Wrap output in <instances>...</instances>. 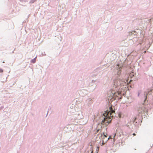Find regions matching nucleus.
Listing matches in <instances>:
<instances>
[{"label": "nucleus", "instance_id": "1", "mask_svg": "<svg viewBox=\"0 0 153 153\" xmlns=\"http://www.w3.org/2000/svg\"><path fill=\"white\" fill-rule=\"evenodd\" d=\"M109 111H106L103 114L104 119L101 122V124L107 125L110 123L112 119V118L115 114V111L112 110V108H109Z\"/></svg>", "mask_w": 153, "mask_h": 153}, {"label": "nucleus", "instance_id": "2", "mask_svg": "<svg viewBox=\"0 0 153 153\" xmlns=\"http://www.w3.org/2000/svg\"><path fill=\"white\" fill-rule=\"evenodd\" d=\"M120 85V81L119 80H116L114 82V85L115 87H117Z\"/></svg>", "mask_w": 153, "mask_h": 153}, {"label": "nucleus", "instance_id": "3", "mask_svg": "<svg viewBox=\"0 0 153 153\" xmlns=\"http://www.w3.org/2000/svg\"><path fill=\"white\" fill-rule=\"evenodd\" d=\"M36 57L34 59H32L31 61V62L33 63H35L36 61Z\"/></svg>", "mask_w": 153, "mask_h": 153}, {"label": "nucleus", "instance_id": "4", "mask_svg": "<svg viewBox=\"0 0 153 153\" xmlns=\"http://www.w3.org/2000/svg\"><path fill=\"white\" fill-rule=\"evenodd\" d=\"M36 1V0H31L30 1V3H33L35 2Z\"/></svg>", "mask_w": 153, "mask_h": 153}, {"label": "nucleus", "instance_id": "5", "mask_svg": "<svg viewBox=\"0 0 153 153\" xmlns=\"http://www.w3.org/2000/svg\"><path fill=\"white\" fill-rule=\"evenodd\" d=\"M3 71V70L2 69H0V73H2Z\"/></svg>", "mask_w": 153, "mask_h": 153}, {"label": "nucleus", "instance_id": "6", "mask_svg": "<svg viewBox=\"0 0 153 153\" xmlns=\"http://www.w3.org/2000/svg\"><path fill=\"white\" fill-rule=\"evenodd\" d=\"M103 135H104V136H105V137H107V134H105L104 133H103Z\"/></svg>", "mask_w": 153, "mask_h": 153}, {"label": "nucleus", "instance_id": "7", "mask_svg": "<svg viewBox=\"0 0 153 153\" xmlns=\"http://www.w3.org/2000/svg\"><path fill=\"white\" fill-rule=\"evenodd\" d=\"M100 130V129H97V131H96V133H98L99 131Z\"/></svg>", "mask_w": 153, "mask_h": 153}, {"label": "nucleus", "instance_id": "8", "mask_svg": "<svg viewBox=\"0 0 153 153\" xmlns=\"http://www.w3.org/2000/svg\"><path fill=\"white\" fill-rule=\"evenodd\" d=\"M133 135H134V136H135V135H136V134H135V133H133Z\"/></svg>", "mask_w": 153, "mask_h": 153}, {"label": "nucleus", "instance_id": "9", "mask_svg": "<svg viewBox=\"0 0 153 153\" xmlns=\"http://www.w3.org/2000/svg\"><path fill=\"white\" fill-rule=\"evenodd\" d=\"M147 98V97L146 96V99H145V100H146V98Z\"/></svg>", "mask_w": 153, "mask_h": 153}, {"label": "nucleus", "instance_id": "10", "mask_svg": "<svg viewBox=\"0 0 153 153\" xmlns=\"http://www.w3.org/2000/svg\"><path fill=\"white\" fill-rule=\"evenodd\" d=\"M117 66H119V65H118V64L117 65Z\"/></svg>", "mask_w": 153, "mask_h": 153}]
</instances>
